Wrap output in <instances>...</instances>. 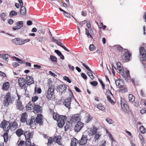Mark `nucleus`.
<instances>
[{"instance_id": "f257e3e1", "label": "nucleus", "mask_w": 146, "mask_h": 146, "mask_svg": "<svg viewBox=\"0 0 146 146\" xmlns=\"http://www.w3.org/2000/svg\"><path fill=\"white\" fill-rule=\"evenodd\" d=\"M53 119L57 121L58 126L60 127H62L65 123L67 117L64 115L59 116L56 113H54L53 115Z\"/></svg>"}, {"instance_id": "f03ea898", "label": "nucleus", "mask_w": 146, "mask_h": 146, "mask_svg": "<svg viewBox=\"0 0 146 146\" xmlns=\"http://www.w3.org/2000/svg\"><path fill=\"white\" fill-rule=\"evenodd\" d=\"M71 94H70V97L66 99L64 103V105L67 108L69 109L70 108L71 102H73L74 103L76 102V100L74 98L73 94L71 90H70Z\"/></svg>"}, {"instance_id": "7ed1b4c3", "label": "nucleus", "mask_w": 146, "mask_h": 146, "mask_svg": "<svg viewBox=\"0 0 146 146\" xmlns=\"http://www.w3.org/2000/svg\"><path fill=\"white\" fill-rule=\"evenodd\" d=\"M54 87L51 84H49L48 88L46 94V97L48 100H51L53 98L54 93Z\"/></svg>"}, {"instance_id": "20e7f679", "label": "nucleus", "mask_w": 146, "mask_h": 146, "mask_svg": "<svg viewBox=\"0 0 146 146\" xmlns=\"http://www.w3.org/2000/svg\"><path fill=\"white\" fill-rule=\"evenodd\" d=\"M14 100V98L11 97L10 94L7 93L5 95L3 101L4 105L8 106L9 104L12 103Z\"/></svg>"}, {"instance_id": "39448f33", "label": "nucleus", "mask_w": 146, "mask_h": 146, "mask_svg": "<svg viewBox=\"0 0 146 146\" xmlns=\"http://www.w3.org/2000/svg\"><path fill=\"white\" fill-rule=\"evenodd\" d=\"M0 127L5 131H8L11 129L10 122L4 120L2 122Z\"/></svg>"}, {"instance_id": "423d86ee", "label": "nucleus", "mask_w": 146, "mask_h": 146, "mask_svg": "<svg viewBox=\"0 0 146 146\" xmlns=\"http://www.w3.org/2000/svg\"><path fill=\"white\" fill-rule=\"evenodd\" d=\"M33 105L31 106V105L29 104L28 106H27V110H31L33 107V111L35 113L41 112V108L40 106L38 105H35L33 107Z\"/></svg>"}, {"instance_id": "0eeeda50", "label": "nucleus", "mask_w": 146, "mask_h": 146, "mask_svg": "<svg viewBox=\"0 0 146 146\" xmlns=\"http://www.w3.org/2000/svg\"><path fill=\"white\" fill-rule=\"evenodd\" d=\"M121 106L122 110L124 112H127L129 111L128 106L123 99L121 100Z\"/></svg>"}, {"instance_id": "6e6552de", "label": "nucleus", "mask_w": 146, "mask_h": 146, "mask_svg": "<svg viewBox=\"0 0 146 146\" xmlns=\"http://www.w3.org/2000/svg\"><path fill=\"white\" fill-rule=\"evenodd\" d=\"M67 88L66 86L64 84H61L58 86L56 90L57 92H59L61 94L64 93Z\"/></svg>"}, {"instance_id": "1a4fd4ad", "label": "nucleus", "mask_w": 146, "mask_h": 146, "mask_svg": "<svg viewBox=\"0 0 146 146\" xmlns=\"http://www.w3.org/2000/svg\"><path fill=\"white\" fill-rule=\"evenodd\" d=\"M139 50L140 53L141 55L142 56V57H141L140 58V60L142 61H145L146 59V50L143 47H141L140 48Z\"/></svg>"}, {"instance_id": "9d476101", "label": "nucleus", "mask_w": 146, "mask_h": 146, "mask_svg": "<svg viewBox=\"0 0 146 146\" xmlns=\"http://www.w3.org/2000/svg\"><path fill=\"white\" fill-rule=\"evenodd\" d=\"M84 123L81 121H78L75 126L74 129L77 132L80 131L83 127Z\"/></svg>"}, {"instance_id": "9b49d317", "label": "nucleus", "mask_w": 146, "mask_h": 146, "mask_svg": "<svg viewBox=\"0 0 146 146\" xmlns=\"http://www.w3.org/2000/svg\"><path fill=\"white\" fill-rule=\"evenodd\" d=\"M93 119L92 116L88 113H86L84 120L86 123L91 122Z\"/></svg>"}, {"instance_id": "f8f14e48", "label": "nucleus", "mask_w": 146, "mask_h": 146, "mask_svg": "<svg viewBox=\"0 0 146 146\" xmlns=\"http://www.w3.org/2000/svg\"><path fill=\"white\" fill-rule=\"evenodd\" d=\"M25 80L27 84L28 85L33 84L34 82L33 78L31 76H27Z\"/></svg>"}, {"instance_id": "ddd939ff", "label": "nucleus", "mask_w": 146, "mask_h": 146, "mask_svg": "<svg viewBox=\"0 0 146 146\" xmlns=\"http://www.w3.org/2000/svg\"><path fill=\"white\" fill-rule=\"evenodd\" d=\"M81 116L80 114H76L73 115L71 117L70 120L72 122L78 121L81 119Z\"/></svg>"}, {"instance_id": "4468645a", "label": "nucleus", "mask_w": 146, "mask_h": 146, "mask_svg": "<svg viewBox=\"0 0 146 146\" xmlns=\"http://www.w3.org/2000/svg\"><path fill=\"white\" fill-rule=\"evenodd\" d=\"M98 129L96 127H93L90 128L88 129V133L89 135H92L97 133Z\"/></svg>"}, {"instance_id": "2eb2a0df", "label": "nucleus", "mask_w": 146, "mask_h": 146, "mask_svg": "<svg viewBox=\"0 0 146 146\" xmlns=\"http://www.w3.org/2000/svg\"><path fill=\"white\" fill-rule=\"evenodd\" d=\"M24 135L26 140H29L32 138L33 134L32 132L28 131H26L24 133Z\"/></svg>"}, {"instance_id": "dca6fc26", "label": "nucleus", "mask_w": 146, "mask_h": 146, "mask_svg": "<svg viewBox=\"0 0 146 146\" xmlns=\"http://www.w3.org/2000/svg\"><path fill=\"white\" fill-rule=\"evenodd\" d=\"M106 94L108 95L107 97V98L108 101L111 104H113L114 102L111 99V98L113 97V96L109 89L108 90H107L106 91Z\"/></svg>"}, {"instance_id": "f3484780", "label": "nucleus", "mask_w": 146, "mask_h": 146, "mask_svg": "<svg viewBox=\"0 0 146 146\" xmlns=\"http://www.w3.org/2000/svg\"><path fill=\"white\" fill-rule=\"evenodd\" d=\"M131 56V54L129 53V52L127 51L123 55L122 58L123 60L127 62L130 60Z\"/></svg>"}, {"instance_id": "a211bd4d", "label": "nucleus", "mask_w": 146, "mask_h": 146, "mask_svg": "<svg viewBox=\"0 0 146 146\" xmlns=\"http://www.w3.org/2000/svg\"><path fill=\"white\" fill-rule=\"evenodd\" d=\"M115 84L117 87L119 88H122L124 85L123 81L122 80H116Z\"/></svg>"}, {"instance_id": "6ab92c4d", "label": "nucleus", "mask_w": 146, "mask_h": 146, "mask_svg": "<svg viewBox=\"0 0 146 146\" xmlns=\"http://www.w3.org/2000/svg\"><path fill=\"white\" fill-rule=\"evenodd\" d=\"M16 26L13 28V30H16L20 29L23 26V21H19L16 24Z\"/></svg>"}, {"instance_id": "aec40b11", "label": "nucleus", "mask_w": 146, "mask_h": 146, "mask_svg": "<svg viewBox=\"0 0 146 146\" xmlns=\"http://www.w3.org/2000/svg\"><path fill=\"white\" fill-rule=\"evenodd\" d=\"M25 80V78H21L19 79L18 82L20 87H23L25 85L26 83Z\"/></svg>"}, {"instance_id": "412c9836", "label": "nucleus", "mask_w": 146, "mask_h": 146, "mask_svg": "<svg viewBox=\"0 0 146 146\" xmlns=\"http://www.w3.org/2000/svg\"><path fill=\"white\" fill-rule=\"evenodd\" d=\"M87 136L83 135L80 141V144L81 145H84L87 143Z\"/></svg>"}, {"instance_id": "4be33fe9", "label": "nucleus", "mask_w": 146, "mask_h": 146, "mask_svg": "<svg viewBox=\"0 0 146 146\" xmlns=\"http://www.w3.org/2000/svg\"><path fill=\"white\" fill-rule=\"evenodd\" d=\"M27 120V115L26 113H23L21 117V122L24 123Z\"/></svg>"}, {"instance_id": "5701e85b", "label": "nucleus", "mask_w": 146, "mask_h": 146, "mask_svg": "<svg viewBox=\"0 0 146 146\" xmlns=\"http://www.w3.org/2000/svg\"><path fill=\"white\" fill-rule=\"evenodd\" d=\"M16 105L17 108L20 110H22L24 108L23 106L22 105L21 102L19 100H17L16 102Z\"/></svg>"}, {"instance_id": "b1692460", "label": "nucleus", "mask_w": 146, "mask_h": 146, "mask_svg": "<svg viewBox=\"0 0 146 146\" xmlns=\"http://www.w3.org/2000/svg\"><path fill=\"white\" fill-rule=\"evenodd\" d=\"M12 42L13 43L17 44L22 45L21 39L20 38H15L12 40Z\"/></svg>"}, {"instance_id": "393cba45", "label": "nucleus", "mask_w": 146, "mask_h": 146, "mask_svg": "<svg viewBox=\"0 0 146 146\" xmlns=\"http://www.w3.org/2000/svg\"><path fill=\"white\" fill-rule=\"evenodd\" d=\"M61 137L59 135L54 137L53 139V141L59 145L61 144Z\"/></svg>"}, {"instance_id": "a878e982", "label": "nucleus", "mask_w": 146, "mask_h": 146, "mask_svg": "<svg viewBox=\"0 0 146 146\" xmlns=\"http://www.w3.org/2000/svg\"><path fill=\"white\" fill-rule=\"evenodd\" d=\"M78 143V140L75 138H73L71 139L70 145L71 146H76Z\"/></svg>"}, {"instance_id": "bb28decb", "label": "nucleus", "mask_w": 146, "mask_h": 146, "mask_svg": "<svg viewBox=\"0 0 146 146\" xmlns=\"http://www.w3.org/2000/svg\"><path fill=\"white\" fill-rule=\"evenodd\" d=\"M116 65L117 70L119 71L120 72H122V75L123 68L122 67L121 63L119 62H117Z\"/></svg>"}, {"instance_id": "cd10ccee", "label": "nucleus", "mask_w": 146, "mask_h": 146, "mask_svg": "<svg viewBox=\"0 0 146 146\" xmlns=\"http://www.w3.org/2000/svg\"><path fill=\"white\" fill-rule=\"evenodd\" d=\"M42 115L41 114H38L36 117V122L39 124L42 123Z\"/></svg>"}, {"instance_id": "c85d7f7f", "label": "nucleus", "mask_w": 146, "mask_h": 146, "mask_svg": "<svg viewBox=\"0 0 146 146\" xmlns=\"http://www.w3.org/2000/svg\"><path fill=\"white\" fill-rule=\"evenodd\" d=\"M24 132L23 130L20 128L17 129L15 133L18 137H20L23 134Z\"/></svg>"}, {"instance_id": "c756f323", "label": "nucleus", "mask_w": 146, "mask_h": 146, "mask_svg": "<svg viewBox=\"0 0 146 146\" xmlns=\"http://www.w3.org/2000/svg\"><path fill=\"white\" fill-rule=\"evenodd\" d=\"M125 78V80H128L130 78V75L129 74V70H126L125 73L124 74L123 73L122 75Z\"/></svg>"}, {"instance_id": "7c9ffc66", "label": "nucleus", "mask_w": 146, "mask_h": 146, "mask_svg": "<svg viewBox=\"0 0 146 146\" xmlns=\"http://www.w3.org/2000/svg\"><path fill=\"white\" fill-rule=\"evenodd\" d=\"M36 120L35 119V118L33 117H32L30 120H29L28 122H27L28 125H31L33 124H35Z\"/></svg>"}, {"instance_id": "2f4dec72", "label": "nucleus", "mask_w": 146, "mask_h": 146, "mask_svg": "<svg viewBox=\"0 0 146 146\" xmlns=\"http://www.w3.org/2000/svg\"><path fill=\"white\" fill-rule=\"evenodd\" d=\"M20 13L23 15H25L26 14V9L25 7L23 6L21 7L20 11Z\"/></svg>"}, {"instance_id": "473e14b6", "label": "nucleus", "mask_w": 146, "mask_h": 146, "mask_svg": "<svg viewBox=\"0 0 146 146\" xmlns=\"http://www.w3.org/2000/svg\"><path fill=\"white\" fill-rule=\"evenodd\" d=\"M97 107L98 109L102 111L104 110L105 109V106L101 103L98 104L97 106Z\"/></svg>"}, {"instance_id": "72a5a7b5", "label": "nucleus", "mask_w": 146, "mask_h": 146, "mask_svg": "<svg viewBox=\"0 0 146 146\" xmlns=\"http://www.w3.org/2000/svg\"><path fill=\"white\" fill-rule=\"evenodd\" d=\"M18 126L17 123L16 121H14L12 123V126L11 125V129H16Z\"/></svg>"}, {"instance_id": "f704fd0d", "label": "nucleus", "mask_w": 146, "mask_h": 146, "mask_svg": "<svg viewBox=\"0 0 146 146\" xmlns=\"http://www.w3.org/2000/svg\"><path fill=\"white\" fill-rule=\"evenodd\" d=\"M37 39L39 42H44L45 41L47 40V39L46 37L42 36L38 37Z\"/></svg>"}, {"instance_id": "c9c22d12", "label": "nucleus", "mask_w": 146, "mask_h": 146, "mask_svg": "<svg viewBox=\"0 0 146 146\" xmlns=\"http://www.w3.org/2000/svg\"><path fill=\"white\" fill-rule=\"evenodd\" d=\"M9 86V82H6L3 85V88L4 90H7Z\"/></svg>"}, {"instance_id": "e433bc0d", "label": "nucleus", "mask_w": 146, "mask_h": 146, "mask_svg": "<svg viewBox=\"0 0 146 146\" xmlns=\"http://www.w3.org/2000/svg\"><path fill=\"white\" fill-rule=\"evenodd\" d=\"M17 14V12L14 10L11 11H10L9 13V16L10 17H12L16 15Z\"/></svg>"}, {"instance_id": "4c0bfd02", "label": "nucleus", "mask_w": 146, "mask_h": 146, "mask_svg": "<svg viewBox=\"0 0 146 146\" xmlns=\"http://www.w3.org/2000/svg\"><path fill=\"white\" fill-rule=\"evenodd\" d=\"M128 97L129 100L130 102H132L135 101V98L133 95L129 94Z\"/></svg>"}, {"instance_id": "58836bf2", "label": "nucleus", "mask_w": 146, "mask_h": 146, "mask_svg": "<svg viewBox=\"0 0 146 146\" xmlns=\"http://www.w3.org/2000/svg\"><path fill=\"white\" fill-rule=\"evenodd\" d=\"M89 72L87 73V74L91 78L92 80H93L94 79V77L92 74L93 72L90 70V71L88 70Z\"/></svg>"}, {"instance_id": "ea45409f", "label": "nucleus", "mask_w": 146, "mask_h": 146, "mask_svg": "<svg viewBox=\"0 0 146 146\" xmlns=\"http://www.w3.org/2000/svg\"><path fill=\"white\" fill-rule=\"evenodd\" d=\"M139 129L141 133L144 134L146 132L145 128L143 126H141L139 128Z\"/></svg>"}, {"instance_id": "a19ab883", "label": "nucleus", "mask_w": 146, "mask_h": 146, "mask_svg": "<svg viewBox=\"0 0 146 146\" xmlns=\"http://www.w3.org/2000/svg\"><path fill=\"white\" fill-rule=\"evenodd\" d=\"M95 134L94 137V139L95 141H98V139L100 137V135L98 133H96Z\"/></svg>"}, {"instance_id": "79ce46f5", "label": "nucleus", "mask_w": 146, "mask_h": 146, "mask_svg": "<svg viewBox=\"0 0 146 146\" xmlns=\"http://www.w3.org/2000/svg\"><path fill=\"white\" fill-rule=\"evenodd\" d=\"M3 138L4 140V141L6 142L8 140V134L7 133H4L3 135Z\"/></svg>"}, {"instance_id": "37998d69", "label": "nucleus", "mask_w": 146, "mask_h": 146, "mask_svg": "<svg viewBox=\"0 0 146 146\" xmlns=\"http://www.w3.org/2000/svg\"><path fill=\"white\" fill-rule=\"evenodd\" d=\"M35 92L38 94H40L41 93L42 91L40 88H37L36 87L35 89Z\"/></svg>"}, {"instance_id": "c03bdc74", "label": "nucleus", "mask_w": 146, "mask_h": 146, "mask_svg": "<svg viewBox=\"0 0 146 146\" xmlns=\"http://www.w3.org/2000/svg\"><path fill=\"white\" fill-rule=\"evenodd\" d=\"M12 58L14 60H16L17 61H18V62L19 63H23L22 61L19 58H17L15 56H13Z\"/></svg>"}, {"instance_id": "a18cd8bd", "label": "nucleus", "mask_w": 146, "mask_h": 146, "mask_svg": "<svg viewBox=\"0 0 146 146\" xmlns=\"http://www.w3.org/2000/svg\"><path fill=\"white\" fill-rule=\"evenodd\" d=\"M50 58L52 61L54 62H57V58L55 56L53 55H50Z\"/></svg>"}, {"instance_id": "49530a36", "label": "nucleus", "mask_w": 146, "mask_h": 146, "mask_svg": "<svg viewBox=\"0 0 146 146\" xmlns=\"http://www.w3.org/2000/svg\"><path fill=\"white\" fill-rule=\"evenodd\" d=\"M6 16V14L4 13H2L1 14V19L3 21L5 20V18Z\"/></svg>"}, {"instance_id": "de8ad7c7", "label": "nucleus", "mask_w": 146, "mask_h": 146, "mask_svg": "<svg viewBox=\"0 0 146 146\" xmlns=\"http://www.w3.org/2000/svg\"><path fill=\"white\" fill-rule=\"evenodd\" d=\"M30 41V39L29 38L26 39L24 40H23L22 39H21V43H22V45H23L24 44H25L27 42H29Z\"/></svg>"}, {"instance_id": "09e8293b", "label": "nucleus", "mask_w": 146, "mask_h": 146, "mask_svg": "<svg viewBox=\"0 0 146 146\" xmlns=\"http://www.w3.org/2000/svg\"><path fill=\"white\" fill-rule=\"evenodd\" d=\"M63 79L64 80L67 81L69 83H71V81L70 80L69 77L66 76H64L63 77Z\"/></svg>"}, {"instance_id": "8fccbe9b", "label": "nucleus", "mask_w": 146, "mask_h": 146, "mask_svg": "<svg viewBox=\"0 0 146 146\" xmlns=\"http://www.w3.org/2000/svg\"><path fill=\"white\" fill-rule=\"evenodd\" d=\"M71 125V123L70 122H68L66 123V125L64 126L65 129L66 130V129H68L70 128V126Z\"/></svg>"}, {"instance_id": "3c124183", "label": "nucleus", "mask_w": 146, "mask_h": 146, "mask_svg": "<svg viewBox=\"0 0 146 146\" xmlns=\"http://www.w3.org/2000/svg\"><path fill=\"white\" fill-rule=\"evenodd\" d=\"M25 143L26 146H31V143L30 140H26V141Z\"/></svg>"}, {"instance_id": "603ef678", "label": "nucleus", "mask_w": 146, "mask_h": 146, "mask_svg": "<svg viewBox=\"0 0 146 146\" xmlns=\"http://www.w3.org/2000/svg\"><path fill=\"white\" fill-rule=\"evenodd\" d=\"M38 99V97L37 96H33L32 98V100L34 102L36 101Z\"/></svg>"}, {"instance_id": "864d4df0", "label": "nucleus", "mask_w": 146, "mask_h": 146, "mask_svg": "<svg viewBox=\"0 0 146 146\" xmlns=\"http://www.w3.org/2000/svg\"><path fill=\"white\" fill-rule=\"evenodd\" d=\"M86 34L87 35L88 37H92L91 35L89 33L88 30L86 28L85 29Z\"/></svg>"}, {"instance_id": "5fc2aeb1", "label": "nucleus", "mask_w": 146, "mask_h": 146, "mask_svg": "<svg viewBox=\"0 0 146 146\" xmlns=\"http://www.w3.org/2000/svg\"><path fill=\"white\" fill-rule=\"evenodd\" d=\"M139 137L141 140V143H143L144 140L142 135L141 134H139Z\"/></svg>"}, {"instance_id": "6e6d98bb", "label": "nucleus", "mask_w": 146, "mask_h": 146, "mask_svg": "<svg viewBox=\"0 0 146 146\" xmlns=\"http://www.w3.org/2000/svg\"><path fill=\"white\" fill-rule=\"evenodd\" d=\"M106 121L109 124H111L113 123L114 122L113 121L110 119H106Z\"/></svg>"}, {"instance_id": "4d7b16f0", "label": "nucleus", "mask_w": 146, "mask_h": 146, "mask_svg": "<svg viewBox=\"0 0 146 146\" xmlns=\"http://www.w3.org/2000/svg\"><path fill=\"white\" fill-rule=\"evenodd\" d=\"M89 49L91 51H93L94 50V46L93 44H90L89 47Z\"/></svg>"}, {"instance_id": "13d9d810", "label": "nucleus", "mask_w": 146, "mask_h": 146, "mask_svg": "<svg viewBox=\"0 0 146 146\" xmlns=\"http://www.w3.org/2000/svg\"><path fill=\"white\" fill-rule=\"evenodd\" d=\"M90 84L94 86H96L98 84V82L96 81H94L90 82Z\"/></svg>"}, {"instance_id": "bf43d9fd", "label": "nucleus", "mask_w": 146, "mask_h": 146, "mask_svg": "<svg viewBox=\"0 0 146 146\" xmlns=\"http://www.w3.org/2000/svg\"><path fill=\"white\" fill-rule=\"evenodd\" d=\"M53 140L51 138H49L48 139V145H51L53 143Z\"/></svg>"}, {"instance_id": "052dcab7", "label": "nucleus", "mask_w": 146, "mask_h": 146, "mask_svg": "<svg viewBox=\"0 0 146 146\" xmlns=\"http://www.w3.org/2000/svg\"><path fill=\"white\" fill-rule=\"evenodd\" d=\"M63 14L65 16L67 17H70V15L69 13H67L65 11H64Z\"/></svg>"}, {"instance_id": "680f3d73", "label": "nucleus", "mask_w": 146, "mask_h": 146, "mask_svg": "<svg viewBox=\"0 0 146 146\" xmlns=\"http://www.w3.org/2000/svg\"><path fill=\"white\" fill-rule=\"evenodd\" d=\"M24 142L23 141H21L18 143V146H23L24 145Z\"/></svg>"}, {"instance_id": "e2e57ef3", "label": "nucleus", "mask_w": 146, "mask_h": 146, "mask_svg": "<svg viewBox=\"0 0 146 146\" xmlns=\"http://www.w3.org/2000/svg\"><path fill=\"white\" fill-rule=\"evenodd\" d=\"M8 55L7 54H3L2 58L3 59L5 60H7L8 58Z\"/></svg>"}, {"instance_id": "0e129e2a", "label": "nucleus", "mask_w": 146, "mask_h": 146, "mask_svg": "<svg viewBox=\"0 0 146 146\" xmlns=\"http://www.w3.org/2000/svg\"><path fill=\"white\" fill-rule=\"evenodd\" d=\"M81 75L82 77L84 79L87 80V76L86 74L84 73L81 74Z\"/></svg>"}, {"instance_id": "69168bd1", "label": "nucleus", "mask_w": 146, "mask_h": 146, "mask_svg": "<svg viewBox=\"0 0 146 146\" xmlns=\"http://www.w3.org/2000/svg\"><path fill=\"white\" fill-rule=\"evenodd\" d=\"M68 67L70 70H72V71H74V70L75 68L73 66H71L70 65L68 64Z\"/></svg>"}, {"instance_id": "338daca9", "label": "nucleus", "mask_w": 146, "mask_h": 146, "mask_svg": "<svg viewBox=\"0 0 146 146\" xmlns=\"http://www.w3.org/2000/svg\"><path fill=\"white\" fill-rule=\"evenodd\" d=\"M59 56L62 54L61 52L59 50H55L54 51Z\"/></svg>"}, {"instance_id": "774afa93", "label": "nucleus", "mask_w": 146, "mask_h": 146, "mask_svg": "<svg viewBox=\"0 0 146 146\" xmlns=\"http://www.w3.org/2000/svg\"><path fill=\"white\" fill-rule=\"evenodd\" d=\"M140 113L142 114H143L146 113V108H144L140 111Z\"/></svg>"}]
</instances>
